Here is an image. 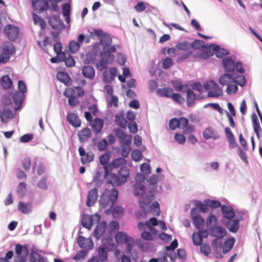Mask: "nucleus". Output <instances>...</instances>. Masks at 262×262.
<instances>
[{"label":"nucleus","mask_w":262,"mask_h":262,"mask_svg":"<svg viewBox=\"0 0 262 262\" xmlns=\"http://www.w3.org/2000/svg\"><path fill=\"white\" fill-rule=\"evenodd\" d=\"M81 46V43L74 40L70 42L69 45V50L71 53H75L77 52Z\"/></svg>","instance_id":"nucleus-50"},{"label":"nucleus","mask_w":262,"mask_h":262,"mask_svg":"<svg viewBox=\"0 0 262 262\" xmlns=\"http://www.w3.org/2000/svg\"><path fill=\"white\" fill-rule=\"evenodd\" d=\"M78 137L79 141L81 143L85 142L91 136V131L90 129L85 127L78 133Z\"/></svg>","instance_id":"nucleus-25"},{"label":"nucleus","mask_w":262,"mask_h":262,"mask_svg":"<svg viewBox=\"0 0 262 262\" xmlns=\"http://www.w3.org/2000/svg\"><path fill=\"white\" fill-rule=\"evenodd\" d=\"M18 208L22 213L28 214L31 211L32 206L30 204L20 202L18 205Z\"/></svg>","instance_id":"nucleus-40"},{"label":"nucleus","mask_w":262,"mask_h":262,"mask_svg":"<svg viewBox=\"0 0 262 262\" xmlns=\"http://www.w3.org/2000/svg\"><path fill=\"white\" fill-rule=\"evenodd\" d=\"M234 79V74H229V73L227 72L226 73H224L220 76L219 81L220 84L225 85L230 84V82H233Z\"/></svg>","instance_id":"nucleus-28"},{"label":"nucleus","mask_w":262,"mask_h":262,"mask_svg":"<svg viewBox=\"0 0 262 262\" xmlns=\"http://www.w3.org/2000/svg\"><path fill=\"white\" fill-rule=\"evenodd\" d=\"M235 239L233 238H230L226 241L223 246V253L224 254L228 252L233 247Z\"/></svg>","instance_id":"nucleus-48"},{"label":"nucleus","mask_w":262,"mask_h":262,"mask_svg":"<svg viewBox=\"0 0 262 262\" xmlns=\"http://www.w3.org/2000/svg\"><path fill=\"white\" fill-rule=\"evenodd\" d=\"M32 7L37 12L41 13L48 9L51 10L50 2L48 0H32Z\"/></svg>","instance_id":"nucleus-7"},{"label":"nucleus","mask_w":262,"mask_h":262,"mask_svg":"<svg viewBox=\"0 0 262 262\" xmlns=\"http://www.w3.org/2000/svg\"><path fill=\"white\" fill-rule=\"evenodd\" d=\"M213 55V52L210 51L209 46L206 48L205 51H201L196 53L192 52V56L194 59L199 60L200 59H206Z\"/></svg>","instance_id":"nucleus-19"},{"label":"nucleus","mask_w":262,"mask_h":262,"mask_svg":"<svg viewBox=\"0 0 262 262\" xmlns=\"http://www.w3.org/2000/svg\"><path fill=\"white\" fill-rule=\"evenodd\" d=\"M239 220L237 217L229 220L227 222H224L223 221V223L226 225L229 231L233 233H235L237 231L239 226Z\"/></svg>","instance_id":"nucleus-16"},{"label":"nucleus","mask_w":262,"mask_h":262,"mask_svg":"<svg viewBox=\"0 0 262 262\" xmlns=\"http://www.w3.org/2000/svg\"><path fill=\"white\" fill-rule=\"evenodd\" d=\"M88 253V251L85 250H80L73 257V259L78 261H82L84 259Z\"/></svg>","instance_id":"nucleus-47"},{"label":"nucleus","mask_w":262,"mask_h":262,"mask_svg":"<svg viewBox=\"0 0 262 262\" xmlns=\"http://www.w3.org/2000/svg\"><path fill=\"white\" fill-rule=\"evenodd\" d=\"M110 159V155L108 154H104L101 155L99 157V161L100 164L103 166L104 170L105 167L108 165V162Z\"/></svg>","instance_id":"nucleus-53"},{"label":"nucleus","mask_w":262,"mask_h":262,"mask_svg":"<svg viewBox=\"0 0 262 262\" xmlns=\"http://www.w3.org/2000/svg\"><path fill=\"white\" fill-rule=\"evenodd\" d=\"M66 53H61L60 57L61 60L64 61L66 66L68 67H72L74 66L75 63V61L74 58L71 57L66 58Z\"/></svg>","instance_id":"nucleus-43"},{"label":"nucleus","mask_w":262,"mask_h":262,"mask_svg":"<svg viewBox=\"0 0 262 262\" xmlns=\"http://www.w3.org/2000/svg\"><path fill=\"white\" fill-rule=\"evenodd\" d=\"M114 132L120 143H125L126 142V141H131V139L127 138L126 134L120 128H117L114 129Z\"/></svg>","instance_id":"nucleus-31"},{"label":"nucleus","mask_w":262,"mask_h":262,"mask_svg":"<svg viewBox=\"0 0 262 262\" xmlns=\"http://www.w3.org/2000/svg\"><path fill=\"white\" fill-rule=\"evenodd\" d=\"M81 224L83 227L90 230L93 224V220L92 216L88 214L83 215Z\"/></svg>","instance_id":"nucleus-38"},{"label":"nucleus","mask_w":262,"mask_h":262,"mask_svg":"<svg viewBox=\"0 0 262 262\" xmlns=\"http://www.w3.org/2000/svg\"><path fill=\"white\" fill-rule=\"evenodd\" d=\"M115 239L118 243H124L126 244V249L130 253L132 248L135 245L133 239L123 232H118L115 235Z\"/></svg>","instance_id":"nucleus-6"},{"label":"nucleus","mask_w":262,"mask_h":262,"mask_svg":"<svg viewBox=\"0 0 262 262\" xmlns=\"http://www.w3.org/2000/svg\"><path fill=\"white\" fill-rule=\"evenodd\" d=\"M112 43V39L108 34H103L100 37V43L103 47L109 46Z\"/></svg>","instance_id":"nucleus-45"},{"label":"nucleus","mask_w":262,"mask_h":262,"mask_svg":"<svg viewBox=\"0 0 262 262\" xmlns=\"http://www.w3.org/2000/svg\"><path fill=\"white\" fill-rule=\"evenodd\" d=\"M222 66L225 72H233L235 70V63L231 57L228 56L223 59Z\"/></svg>","instance_id":"nucleus-14"},{"label":"nucleus","mask_w":262,"mask_h":262,"mask_svg":"<svg viewBox=\"0 0 262 262\" xmlns=\"http://www.w3.org/2000/svg\"><path fill=\"white\" fill-rule=\"evenodd\" d=\"M209 49L213 52V54H215L216 56L218 58H223L225 55H228L229 52L221 48L220 47L215 44H211L209 46Z\"/></svg>","instance_id":"nucleus-15"},{"label":"nucleus","mask_w":262,"mask_h":262,"mask_svg":"<svg viewBox=\"0 0 262 262\" xmlns=\"http://www.w3.org/2000/svg\"><path fill=\"white\" fill-rule=\"evenodd\" d=\"M68 121L75 127H79L81 125V121L78 116L73 113H69L67 115Z\"/></svg>","instance_id":"nucleus-29"},{"label":"nucleus","mask_w":262,"mask_h":262,"mask_svg":"<svg viewBox=\"0 0 262 262\" xmlns=\"http://www.w3.org/2000/svg\"><path fill=\"white\" fill-rule=\"evenodd\" d=\"M161 175L154 174L147 179V182L151 185H154L161 179Z\"/></svg>","instance_id":"nucleus-58"},{"label":"nucleus","mask_w":262,"mask_h":262,"mask_svg":"<svg viewBox=\"0 0 262 262\" xmlns=\"http://www.w3.org/2000/svg\"><path fill=\"white\" fill-rule=\"evenodd\" d=\"M32 168L34 171L36 168L38 175L42 174L45 171L44 165L37 158H35L33 160Z\"/></svg>","instance_id":"nucleus-35"},{"label":"nucleus","mask_w":262,"mask_h":262,"mask_svg":"<svg viewBox=\"0 0 262 262\" xmlns=\"http://www.w3.org/2000/svg\"><path fill=\"white\" fill-rule=\"evenodd\" d=\"M103 124V121L100 118H96L91 123V126L96 135L101 132Z\"/></svg>","instance_id":"nucleus-22"},{"label":"nucleus","mask_w":262,"mask_h":262,"mask_svg":"<svg viewBox=\"0 0 262 262\" xmlns=\"http://www.w3.org/2000/svg\"><path fill=\"white\" fill-rule=\"evenodd\" d=\"M159 206V204L158 202H154L152 203L150 208L153 214H155L156 215H159L160 213Z\"/></svg>","instance_id":"nucleus-61"},{"label":"nucleus","mask_w":262,"mask_h":262,"mask_svg":"<svg viewBox=\"0 0 262 262\" xmlns=\"http://www.w3.org/2000/svg\"><path fill=\"white\" fill-rule=\"evenodd\" d=\"M115 122L117 126L124 129L126 128L127 121L122 113H118L115 115Z\"/></svg>","instance_id":"nucleus-23"},{"label":"nucleus","mask_w":262,"mask_h":262,"mask_svg":"<svg viewBox=\"0 0 262 262\" xmlns=\"http://www.w3.org/2000/svg\"><path fill=\"white\" fill-rule=\"evenodd\" d=\"M4 32L8 38L12 41L17 39L18 37V28L12 25H7L4 29Z\"/></svg>","instance_id":"nucleus-10"},{"label":"nucleus","mask_w":262,"mask_h":262,"mask_svg":"<svg viewBox=\"0 0 262 262\" xmlns=\"http://www.w3.org/2000/svg\"><path fill=\"white\" fill-rule=\"evenodd\" d=\"M24 98L25 94L23 93L16 92L13 94V99L16 106L15 110L19 109Z\"/></svg>","instance_id":"nucleus-32"},{"label":"nucleus","mask_w":262,"mask_h":262,"mask_svg":"<svg viewBox=\"0 0 262 262\" xmlns=\"http://www.w3.org/2000/svg\"><path fill=\"white\" fill-rule=\"evenodd\" d=\"M145 186L142 183H136L134 186V193L136 196L142 195L145 192Z\"/></svg>","instance_id":"nucleus-39"},{"label":"nucleus","mask_w":262,"mask_h":262,"mask_svg":"<svg viewBox=\"0 0 262 262\" xmlns=\"http://www.w3.org/2000/svg\"><path fill=\"white\" fill-rule=\"evenodd\" d=\"M79 154L81 157V162L82 164L90 163L94 160V154L92 151L86 152L84 148L80 146L78 148Z\"/></svg>","instance_id":"nucleus-12"},{"label":"nucleus","mask_w":262,"mask_h":262,"mask_svg":"<svg viewBox=\"0 0 262 262\" xmlns=\"http://www.w3.org/2000/svg\"><path fill=\"white\" fill-rule=\"evenodd\" d=\"M107 227V223L104 221L100 222L96 227L94 231V236L98 239L104 233Z\"/></svg>","instance_id":"nucleus-20"},{"label":"nucleus","mask_w":262,"mask_h":262,"mask_svg":"<svg viewBox=\"0 0 262 262\" xmlns=\"http://www.w3.org/2000/svg\"><path fill=\"white\" fill-rule=\"evenodd\" d=\"M116 51V48L115 46H106L103 47V51L100 53L101 63L106 64L112 62L114 59V56L112 54Z\"/></svg>","instance_id":"nucleus-4"},{"label":"nucleus","mask_w":262,"mask_h":262,"mask_svg":"<svg viewBox=\"0 0 262 262\" xmlns=\"http://www.w3.org/2000/svg\"><path fill=\"white\" fill-rule=\"evenodd\" d=\"M108 146V143L106 139H102L97 144V147L100 151H103L105 150Z\"/></svg>","instance_id":"nucleus-64"},{"label":"nucleus","mask_w":262,"mask_h":262,"mask_svg":"<svg viewBox=\"0 0 262 262\" xmlns=\"http://www.w3.org/2000/svg\"><path fill=\"white\" fill-rule=\"evenodd\" d=\"M172 84L176 90L178 92L184 93L185 90L188 88L187 84L183 85L180 81H173L172 82Z\"/></svg>","instance_id":"nucleus-44"},{"label":"nucleus","mask_w":262,"mask_h":262,"mask_svg":"<svg viewBox=\"0 0 262 262\" xmlns=\"http://www.w3.org/2000/svg\"><path fill=\"white\" fill-rule=\"evenodd\" d=\"M30 260L31 262H45V258L37 253L31 254Z\"/></svg>","instance_id":"nucleus-55"},{"label":"nucleus","mask_w":262,"mask_h":262,"mask_svg":"<svg viewBox=\"0 0 262 262\" xmlns=\"http://www.w3.org/2000/svg\"><path fill=\"white\" fill-rule=\"evenodd\" d=\"M173 64L172 60L170 58L166 57L162 61V68L164 69H167L171 67Z\"/></svg>","instance_id":"nucleus-60"},{"label":"nucleus","mask_w":262,"mask_h":262,"mask_svg":"<svg viewBox=\"0 0 262 262\" xmlns=\"http://www.w3.org/2000/svg\"><path fill=\"white\" fill-rule=\"evenodd\" d=\"M191 216L196 228L200 229L203 226L205 221L200 216L199 210L195 208L191 209Z\"/></svg>","instance_id":"nucleus-11"},{"label":"nucleus","mask_w":262,"mask_h":262,"mask_svg":"<svg viewBox=\"0 0 262 262\" xmlns=\"http://www.w3.org/2000/svg\"><path fill=\"white\" fill-rule=\"evenodd\" d=\"M2 53L7 54L10 56L15 52V48L14 45L10 42H6L3 46Z\"/></svg>","instance_id":"nucleus-37"},{"label":"nucleus","mask_w":262,"mask_h":262,"mask_svg":"<svg viewBox=\"0 0 262 262\" xmlns=\"http://www.w3.org/2000/svg\"><path fill=\"white\" fill-rule=\"evenodd\" d=\"M184 93H186L187 95V105L188 107H190L194 103L196 95L192 90L189 88L185 90Z\"/></svg>","instance_id":"nucleus-33"},{"label":"nucleus","mask_w":262,"mask_h":262,"mask_svg":"<svg viewBox=\"0 0 262 262\" xmlns=\"http://www.w3.org/2000/svg\"><path fill=\"white\" fill-rule=\"evenodd\" d=\"M77 243L80 248L87 251L93 249L94 244L91 238H86L82 235H79L77 238Z\"/></svg>","instance_id":"nucleus-9"},{"label":"nucleus","mask_w":262,"mask_h":262,"mask_svg":"<svg viewBox=\"0 0 262 262\" xmlns=\"http://www.w3.org/2000/svg\"><path fill=\"white\" fill-rule=\"evenodd\" d=\"M16 255L14 257L15 262H26L29 256V250L25 245L16 244L15 248Z\"/></svg>","instance_id":"nucleus-3"},{"label":"nucleus","mask_w":262,"mask_h":262,"mask_svg":"<svg viewBox=\"0 0 262 262\" xmlns=\"http://www.w3.org/2000/svg\"><path fill=\"white\" fill-rule=\"evenodd\" d=\"M126 142L121 144V154L123 156L122 158L127 157L131 150L129 144L131 141H126Z\"/></svg>","instance_id":"nucleus-41"},{"label":"nucleus","mask_w":262,"mask_h":262,"mask_svg":"<svg viewBox=\"0 0 262 262\" xmlns=\"http://www.w3.org/2000/svg\"><path fill=\"white\" fill-rule=\"evenodd\" d=\"M201 234V232L199 231L192 234V238L194 245L200 246L202 244L203 239Z\"/></svg>","instance_id":"nucleus-46"},{"label":"nucleus","mask_w":262,"mask_h":262,"mask_svg":"<svg viewBox=\"0 0 262 262\" xmlns=\"http://www.w3.org/2000/svg\"><path fill=\"white\" fill-rule=\"evenodd\" d=\"M104 177L106 179L107 184H111L113 186H121L123 184L119 176L111 171L106 172V171H104Z\"/></svg>","instance_id":"nucleus-8"},{"label":"nucleus","mask_w":262,"mask_h":262,"mask_svg":"<svg viewBox=\"0 0 262 262\" xmlns=\"http://www.w3.org/2000/svg\"><path fill=\"white\" fill-rule=\"evenodd\" d=\"M156 93L157 95L162 97H171L173 93V90L168 88L158 89L156 91Z\"/></svg>","instance_id":"nucleus-36"},{"label":"nucleus","mask_w":262,"mask_h":262,"mask_svg":"<svg viewBox=\"0 0 262 262\" xmlns=\"http://www.w3.org/2000/svg\"><path fill=\"white\" fill-rule=\"evenodd\" d=\"M233 82L235 83L236 85L238 84L241 86H244L246 83V78L243 75H239L237 77L234 76Z\"/></svg>","instance_id":"nucleus-51"},{"label":"nucleus","mask_w":262,"mask_h":262,"mask_svg":"<svg viewBox=\"0 0 262 262\" xmlns=\"http://www.w3.org/2000/svg\"><path fill=\"white\" fill-rule=\"evenodd\" d=\"M154 191H155V189L149 191V196H148L147 198H141L140 199L139 204L140 207L142 208V210L137 211L135 213V216L137 219L141 220L146 217L148 213V211L146 210L145 206L149 204L153 199L154 196V194H153Z\"/></svg>","instance_id":"nucleus-2"},{"label":"nucleus","mask_w":262,"mask_h":262,"mask_svg":"<svg viewBox=\"0 0 262 262\" xmlns=\"http://www.w3.org/2000/svg\"><path fill=\"white\" fill-rule=\"evenodd\" d=\"M205 203L209 207L214 208H216L220 206H222L221 203L220 202L209 199L206 200L205 201Z\"/></svg>","instance_id":"nucleus-57"},{"label":"nucleus","mask_w":262,"mask_h":262,"mask_svg":"<svg viewBox=\"0 0 262 262\" xmlns=\"http://www.w3.org/2000/svg\"><path fill=\"white\" fill-rule=\"evenodd\" d=\"M98 198V189L94 188L91 189L88 193L86 205L88 206H91L93 205L96 202Z\"/></svg>","instance_id":"nucleus-21"},{"label":"nucleus","mask_w":262,"mask_h":262,"mask_svg":"<svg viewBox=\"0 0 262 262\" xmlns=\"http://www.w3.org/2000/svg\"><path fill=\"white\" fill-rule=\"evenodd\" d=\"M221 211L225 219L231 220L235 218V213L233 209L230 206L223 205L221 206Z\"/></svg>","instance_id":"nucleus-24"},{"label":"nucleus","mask_w":262,"mask_h":262,"mask_svg":"<svg viewBox=\"0 0 262 262\" xmlns=\"http://www.w3.org/2000/svg\"><path fill=\"white\" fill-rule=\"evenodd\" d=\"M118 193L117 190L115 188L105 189L99 200L100 208L104 209L110 207L111 208L117 199Z\"/></svg>","instance_id":"nucleus-1"},{"label":"nucleus","mask_w":262,"mask_h":262,"mask_svg":"<svg viewBox=\"0 0 262 262\" xmlns=\"http://www.w3.org/2000/svg\"><path fill=\"white\" fill-rule=\"evenodd\" d=\"M127 163V161L122 157H119L114 159L112 162L108 163V165L105 167V171H111L113 169L118 168L119 166H124Z\"/></svg>","instance_id":"nucleus-13"},{"label":"nucleus","mask_w":262,"mask_h":262,"mask_svg":"<svg viewBox=\"0 0 262 262\" xmlns=\"http://www.w3.org/2000/svg\"><path fill=\"white\" fill-rule=\"evenodd\" d=\"M123 212V208L120 206H115L112 210V214L114 218H119Z\"/></svg>","instance_id":"nucleus-54"},{"label":"nucleus","mask_w":262,"mask_h":262,"mask_svg":"<svg viewBox=\"0 0 262 262\" xmlns=\"http://www.w3.org/2000/svg\"><path fill=\"white\" fill-rule=\"evenodd\" d=\"M209 232L211 236L218 238H223L227 233V231L224 227L218 225L214 227Z\"/></svg>","instance_id":"nucleus-18"},{"label":"nucleus","mask_w":262,"mask_h":262,"mask_svg":"<svg viewBox=\"0 0 262 262\" xmlns=\"http://www.w3.org/2000/svg\"><path fill=\"white\" fill-rule=\"evenodd\" d=\"M192 55V51H188L179 56L177 59L178 63H181L189 58Z\"/></svg>","instance_id":"nucleus-59"},{"label":"nucleus","mask_w":262,"mask_h":262,"mask_svg":"<svg viewBox=\"0 0 262 262\" xmlns=\"http://www.w3.org/2000/svg\"><path fill=\"white\" fill-rule=\"evenodd\" d=\"M203 41L195 39L191 43V47L194 49H199L201 48H205V46L204 45Z\"/></svg>","instance_id":"nucleus-56"},{"label":"nucleus","mask_w":262,"mask_h":262,"mask_svg":"<svg viewBox=\"0 0 262 262\" xmlns=\"http://www.w3.org/2000/svg\"><path fill=\"white\" fill-rule=\"evenodd\" d=\"M206 224L207 229L209 231L217 225V219L215 215L210 214L207 217Z\"/></svg>","instance_id":"nucleus-34"},{"label":"nucleus","mask_w":262,"mask_h":262,"mask_svg":"<svg viewBox=\"0 0 262 262\" xmlns=\"http://www.w3.org/2000/svg\"><path fill=\"white\" fill-rule=\"evenodd\" d=\"M97 251L99 256L98 259L99 258L102 262L106 261L107 258V253L105 246L99 247Z\"/></svg>","instance_id":"nucleus-42"},{"label":"nucleus","mask_w":262,"mask_h":262,"mask_svg":"<svg viewBox=\"0 0 262 262\" xmlns=\"http://www.w3.org/2000/svg\"><path fill=\"white\" fill-rule=\"evenodd\" d=\"M130 174V171L126 166H122L118 171V176L121 179L122 183L124 184L128 179Z\"/></svg>","instance_id":"nucleus-30"},{"label":"nucleus","mask_w":262,"mask_h":262,"mask_svg":"<svg viewBox=\"0 0 262 262\" xmlns=\"http://www.w3.org/2000/svg\"><path fill=\"white\" fill-rule=\"evenodd\" d=\"M171 97L174 101L178 103L182 104L185 102V98L179 94L172 93Z\"/></svg>","instance_id":"nucleus-62"},{"label":"nucleus","mask_w":262,"mask_h":262,"mask_svg":"<svg viewBox=\"0 0 262 262\" xmlns=\"http://www.w3.org/2000/svg\"><path fill=\"white\" fill-rule=\"evenodd\" d=\"M57 79L63 83L67 86L71 85L72 84V80L70 76L66 73L60 72L57 74Z\"/></svg>","instance_id":"nucleus-27"},{"label":"nucleus","mask_w":262,"mask_h":262,"mask_svg":"<svg viewBox=\"0 0 262 262\" xmlns=\"http://www.w3.org/2000/svg\"><path fill=\"white\" fill-rule=\"evenodd\" d=\"M1 84L4 89H8L11 88L12 82L10 77L5 75L1 78Z\"/></svg>","instance_id":"nucleus-49"},{"label":"nucleus","mask_w":262,"mask_h":262,"mask_svg":"<svg viewBox=\"0 0 262 262\" xmlns=\"http://www.w3.org/2000/svg\"><path fill=\"white\" fill-rule=\"evenodd\" d=\"M2 112V115L5 119H12L14 117L13 112L9 108H5Z\"/></svg>","instance_id":"nucleus-63"},{"label":"nucleus","mask_w":262,"mask_h":262,"mask_svg":"<svg viewBox=\"0 0 262 262\" xmlns=\"http://www.w3.org/2000/svg\"><path fill=\"white\" fill-rule=\"evenodd\" d=\"M238 90V87L237 85L234 83H230L227 85L226 89V92L229 95H232L235 93Z\"/></svg>","instance_id":"nucleus-52"},{"label":"nucleus","mask_w":262,"mask_h":262,"mask_svg":"<svg viewBox=\"0 0 262 262\" xmlns=\"http://www.w3.org/2000/svg\"><path fill=\"white\" fill-rule=\"evenodd\" d=\"M82 73L85 78L91 80L93 79L95 76V69L90 66H84L82 69Z\"/></svg>","instance_id":"nucleus-26"},{"label":"nucleus","mask_w":262,"mask_h":262,"mask_svg":"<svg viewBox=\"0 0 262 262\" xmlns=\"http://www.w3.org/2000/svg\"><path fill=\"white\" fill-rule=\"evenodd\" d=\"M206 90H211L208 93V97L211 98L218 97L223 95L222 89L218 84L213 80H210L204 84Z\"/></svg>","instance_id":"nucleus-5"},{"label":"nucleus","mask_w":262,"mask_h":262,"mask_svg":"<svg viewBox=\"0 0 262 262\" xmlns=\"http://www.w3.org/2000/svg\"><path fill=\"white\" fill-rule=\"evenodd\" d=\"M49 24L54 29H62L64 27L62 20L57 15H54L50 17L49 20Z\"/></svg>","instance_id":"nucleus-17"}]
</instances>
